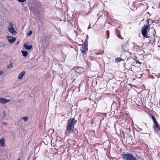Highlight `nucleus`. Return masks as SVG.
Listing matches in <instances>:
<instances>
[{
  "mask_svg": "<svg viewBox=\"0 0 160 160\" xmlns=\"http://www.w3.org/2000/svg\"><path fill=\"white\" fill-rule=\"evenodd\" d=\"M155 125L154 128H157L159 131H160V125L158 123H157V124H155Z\"/></svg>",
  "mask_w": 160,
  "mask_h": 160,
  "instance_id": "nucleus-13",
  "label": "nucleus"
},
{
  "mask_svg": "<svg viewBox=\"0 0 160 160\" xmlns=\"http://www.w3.org/2000/svg\"><path fill=\"white\" fill-rule=\"evenodd\" d=\"M90 25L89 26V27H88V29H90Z\"/></svg>",
  "mask_w": 160,
  "mask_h": 160,
  "instance_id": "nucleus-32",
  "label": "nucleus"
},
{
  "mask_svg": "<svg viewBox=\"0 0 160 160\" xmlns=\"http://www.w3.org/2000/svg\"><path fill=\"white\" fill-rule=\"evenodd\" d=\"M121 155L124 160H137L136 158L131 154H122Z\"/></svg>",
  "mask_w": 160,
  "mask_h": 160,
  "instance_id": "nucleus-2",
  "label": "nucleus"
},
{
  "mask_svg": "<svg viewBox=\"0 0 160 160\" xmlns=\"http://www.w3.org/2000/svg\"><path fill=\"white\" fill-rule=\"evenodd\" d=\"M137 63H138L139 64H140L141 63L140 62H139V61H138L137 62Z\"/></svg>",
  "mask_w": 160,
  "mask_h": 160,
  "instance_id": "nucleus-30",
  "label": "nucleus"
},
{
  "mask_svg": "<svg viewBox=\"0 0 160 160\" xmlns=\"http://www.w3.org/2000/svg\"><path fill=\"white\" fill-rule=\"evenodd\" d=\"M1 19V17H0V19Z\"/></svg>",
  "mask_w": 160,
  "mask_h": 160,
  "instance_id": "nucleus-34",
  "label": "nucleus"
},
{
  "mask_svg": "<svg viewBox=\"0 0 160 160\" xmlns=\"http://www.w3.org/2000/svg\"><path fill=\"white\" fill-rule=\"evenodd\" d=\"M151 78H152V79H153L154 78V76L153 75H152L151 76Z\"/></svg>",
  "mask_w": 160,
  "mask_h": 160,
  "instance_id": "nucleus-29",
  "label": "nucleus"
},
{
  "mask_svg": "<svg viewBox=\"0 0 160 160\" xmlns=\"http://www.w3.org/2000/svg\"><path fill=\"white\" fill-rule=\"evenodd\" d=\"M22 119L25 122H27L28 121V118L27 117H23Z\"/></svg>",
  "mask_w": 160,
  "mask_h": 160,
  "instance_id": "nucleus-20",
  "label": "nucleus"
},
{
  "mask_svg": "<svg viewBox=\"0 0 160 160\" xmlns=\"http://www.w3.org/2000/svg\"><path fill=\"white\" fill-rule=\"evenodd\" d=\"M152 30H153V32H155V33L156 34V32H155V30H153V29H152Z\"/></svg>",
  "mask_w": 160,
  "mask_h": 160,
  "instance_id": "nucleus-31",
  "label": "nucleus"
},
{
  "mask_svg": "<svg viewBox=\"0 0 160 160\" xmlns=\"http://www.w3.org/2000/svg\"><path fill=\"white\" fill-rule=\"evenodd\" d=\"M3 73V71H2L0 70V74H2Z\"/></svg>",
  "mask_w": 160,
  "mask_h": 160,
  "instance_id": "nucleus-27",
  "label": "nucleus"
},
{
  "mask_svg": "<svg viewBox=\"0 0 160 160\" xmlns=\"http://www.w3.org/2000/svg\"><path fill=\"white\" fill-rule=\"evenodd\" d=\"M150 20L151 21V19H148L146 21V25H150L149 24V21Z\"/></svg>",
  "mask_w": 160,
  "mask_h": 160,
  "instance_id": "nucleus-18",
  "label": "nucleus"
},
{
  "mask_svg": "<svg viewBox=\"0 0 160 160\" xmlns=\"http://www.w3.org/2000/svg\"><path fill=\"white\" fill-rule=\"evenodd\" d=\"M153 35H152L151 36H148V38H149V40L150 41L149 42L152 44L154 43L155 41L154 33H153Z\"/></svg>",
  "mask_w": 160,
  "mask_h": 160,
  "instance_id": "nucleus-4",
  "label": "nucleus"
},
{
  "mask_svg": "<svg viewBox=\"0 0 160 160\" xmlns=\"http://www.w3.org/2000/svg\"><path fill=\"white\" fill-rule=\"evenodd\" d=\"M12 66L13 63L12 62H11V63L8 66V68H11L12 67Z\"/></svg>",
  "mask_w": 160,
  "mask_h": 160,
  "instance_id": "nucleus-21",
  "label": "nucleus"
},
{
  "mask_svg": "<svg viewBox=\"0 0 160 160\" xmlns=\"http://www.w3.org/2000/svg\"><path fill=\"white\" fill-rule=\"evenodd\" d=\"M25 74V71H22L20 72L18 75V79H22Z\"/></svg>",
  "mask_w": 160,
  "mask_h": 160,
  "instance_id": "nucleus-7",
  "label": "nucleus"
},
{
  "mask_svg": "<svg viewBox=\"0 0 160 160\" xmlns=\"http://www.w3.org/2000/svg\"><path fill=\"white\" fill-rule=\"evenodd\" d=\"M122 60V59L120 58H115V61L117 62H120Z\"/></svg>",
  "mask_w": 160,
  "mask_h": 160,
  "instance_id": "nucleus-16",
  "label": "nucleus"
},
{
  "mask_svg": "<svg viewBox=\"0 0 160 160\" xmlns=\"http://www.w3.org/2000/svg\"><path fill=\"white\" fill-rule=\"evenodd\" d=\"M18 160H20V159H18Z\"/></svg>",
  "mask_w": 160,
  "mask_h": 160,
  "instance_id": "nucleus-37",
  "label": "nucleus"
},
{
  "mask_svg": "<svg viewBox=\"0 0 160 160\" xmlns=\"http://www.w3.org/2000/svg\"><path fill=\"white\" fill-rule=\"evenodd\" d=\"M3 125H6L7 124V123L5 122H3Z\"/></svg>",
  "mask_w": 160,
  "mask_h": 160,
  "instance_id": "nucleus-28",
  "label": "nucleus"
},
{
  "mask_svg": "<svg viewBox=\"0 0 160 160\" xmlns=\"http://www.w3.org/2000/svg\"><path fill=\"white\" fill-rule=\"evenodd\" d=\"M153 74L154 75H155L153 73V74Z\"/></svg>",
  "mask_w": 160,
  "mask_h": 160,
  "instance_id": "nucleus-35",
  "label": "nucleus"
},
{
  "mask_svg": "<svg viewBox=\"0 0 160 160\" xmlns=\"http://www.w3.org/2000/svg\"><path fill=\"white\" fill-rule=\"evenodd\" d=\"M91 12V11H90V12H89V13Z\"/></svg>",
  "mask_w": 160,
  "mask_h": 160,
  "instance_id": "nucleus-36",
  "label": "nucleus"
},
{
  "mask_svg": "<svg viewBox=\"0 0 160 160\" xmlns=\"http://www.w3.org/2000/svg\"><path fill=\"white\" fill-rule=\"evenodd\" d=\"M32 33V31H30L28 34V36H31Z\"/></svg>",
  "mask_w": 160,
  "mask_h": 160,
  "instance_id": "nucleus-25",
  "label": "nucleus"
},
{
  "mask_svg": "<svg viewBox=\"0 0 160 160\" xmlns=\"http://www.w3.org/2000/svg\"><path fill=\"white\" fill-rule=\"evenodd\" d=\"M13 28V24L12 22H10L9 23V25L8 26V30Z\"/></svg>",
  "mask_w": 160,
  "mask_h": 160,
  "instance_id": "nucleus-12",
  "label": "nucleus"
},
{
  "mask_svg": "<svg viewBox=\"0 0 160 160\" xmlns=\"http://www.w3.org/2000/svg\"><path fill=\"white\" fill-rule=\"evenodd\" d=\"M150 25H145L144 27H142V34L144 38H147L148 37L147 33H148V30L149 28Z\"/></svg>",
  "mask_w": 160,
  "mask_h": 160,
  "instance_id": "nucleus-3",
  "label": "nucleus"
},
{
  "mask_svg": "<svg viewBox=\"0 0 160 160\" xmlns=\"http://www.w3.org/2000/svg\"><path fill=\"white\" fill-rule=\"evenodd\" d=\"M80 50H81V52H82V53H85L86 50L83 49L82 48H81Z\"/></svg>",
  "mask_w": 160,
  "mask_h": 160,
  "instance_id": "nucleus-22",
  "label": "nucleus"
},
{
  "mask_svg": "<svg viewBox=\"0 0 160 160\" xmlns=\"http://www.w3.org/2000/svg\"><path fill=\"white\" fill-rule=\"evenodd\" d=\"M21 52L24 57H26L27 56L28 53L27 51H22Z\"/></svg>",
  "mask_w": 160,
  "mask_h": 160,
  "instance_id": "nucleus-15",
  "label": "nucleus"
},
{
  "mask_svg": "<svg viewBox=\"0 0 160 160\" xmlns=\"http://www.w3.org/2000/svg\"><path fill=\"white\" fill-rule=\"evenodd\" d=\"M77 122V120L74 118H70L68 120L67 123L66 129L65 130V135L69 137L70 135L73 133L75 129L74 125Z\"/></svg>",
  "mask_w": 160,
  "mask_h": 160,
  "instance_id": "nucleus-1",
  "label": "nucleus"
},
{
  "mask_svg": "<svg viewBox=\"0 0 160 160\" xmlns=\"http://www.w3.org/2000/svg\"><path fill=\"white\" fill-rule=\"evenodd\" d=\"M139 45H137V44H135L134 45V48H136V49H138L139 48Z\"/></svg>",
  "mask_w": 160,
  "mask_h": 160,
  "instance_id": "nucleus-23",
  "label": "nucleus"
},
{
  "mask_svg": "<svg viewBox=\"0 0 160 160\" xmlns=\"http://www.w3.org/2000/svg\"><path fill=\"white\" fill-rule=\"evenodd\" d=\"M81 48L86 51L88 49V46L86 45H84L83 47L82 46Z\"/></svg>",
  "mask_w": 160,
  "mask_h": 160,
  "instance_id": "nucleus-17",
  "label": "nucleus"
},
{
  "mask_svg": "<svg viewBox=\"0 0 160 160\" xmlns=\"http://www.w3.org/2000/svg\"><path fill=\"white\" fill-rule=\"evenodd\" d=\"M4 117H5L6 116V113L5 112V111H4L3 114Z\"/></svg>",
  "mask_w": 160,
  "mask_h": 160,
  "instance_id": "nucleus-26",
  "label": "nucleus"
},
{
  "mask_svg": "<svg viewBox=\"0 0 160 160\" xmlns=\"http://www.w3.org/2000/svg\"><path fill=\"white\" fill-rule=\"evenodd\" d=\"M0 145L2 147H4L5 145V140L4 139L2 138L0 140Z\"/></svg>",
  "mask_w": 160,
  "mask_h": 160,
  "instance_id": "nucleus-11",
  "label": "nucleus"
},
{
  "mask_svg": "<svg viewBox=\"0 0 160 160\" xmlns=\"http://www.w3.org/2000/svg\"><path fill=\"white\" fill-rule=\"evenodd\" d=\"M88 3H89V4L90 5V2H88Z\"/></svg>",
  "mask_w": 160,
  "mask_h": 160,
  "instance_id": "nucleus-33",
  "label": "nucleus"
},
{
  "mask_svg": "<svg viewBox=\"0 0 160 160\" xmlns=\"http://www.w3.org/2000/svg\"><path fill=\"white\" fill-rule=\"evenodd\" d=\"M24 47L26 50H30L32 47L31 45H28L26 43L24 44Z\"/></svg>",
  "mask_w": 160,
  "mask_h": 160,
  "instance_id": "nucleus-9",
  "label": "nucleus"
},
{
  "mask_svg": "<svg viewBox=\"0 0 160 160\" xmlns=\"http://www.w3.org/2000/svg\"><path fill=\"white\" fill-rule=\"evenodd\" d=\"M10 101V100H7L5 98H0V102L1 103H5L9 102Z\"/></svg>",
  "mask_w": 160,
  "mask_h": 160,
  "instance_id": "nucleus-6",
  "label": "nucleus"
},
{
  "mask_svg": "<svg viewBox=\"0 0 160 160\" xmlns=\"http://www.w3.org/2000/svg\"><path fill=\"white\" fill-rule=\"evenodd\" d=\"M8 31L10 33L14 35H16L17 33V32L14 30V28L10 29Z\"/></svg>",
  "mask_w": 160,
  "mask_h": 160,
  "instance_id": "nucleus-10",
  "label": "nucleus"
},
{
  "mask_svg": "<svg viewBox=\"0 0 160 160\" xmlns=\"http://www.w3.org/2000/svg\"><path fill=\"white\" fill-rule=\"evenodd\" d=\"M151 117L152 118V119L153 121V122L154 124H157V123H158V122H157V121L156 119V118H155V116L152 115H151Z\"/></svg>",
  "mask_w": 160,
  "mask_h": 160,
  "instance_id": "nucleus-14",
  "label": "nucleus"
},
{
  "mask_svg": "<svg viewBox=\"0 0 160 160\" xmlns=\"http://www.w3.org/2000/svg\"><path fill=\"white\" fill-rule=\"evenodd\" d=\"M106 34L107 35V38H109V30H107V31H106Z\"/></svg>",
  "mask_w": 160,
  "mask_h": 160,
  "instance_id": "nucleus-19",
  "label": "nucleus"
},
{
  "mask_svg": "<svg viewBox=\"0 0 160 160\" xmlns=\"http://www.w3.org/2000/svg\"><path fill=\"white\" fill-rule=\"evenodd\" d=\"M115 33L117 36L119 38L122 39H123V38L121 36V35L120 34V32L119 30L118 29H115Z\"/></svg>",
  "mask_w": 160,
  "mask_h": 160,
  "instance_id": "nucleus-8",
  "label": "nucleus"
},
{
  "mask_svg": "<svg viewBox=\"0 0 160 160\" xmlns=\"http://www.w3.org/2000/svg\"><path fill=\"white\" fill-rule=\"evenodd\" d=\"M159 47H160V45L159 46Z\"/></svg>",
  "mask_w": 160,
  "mask_h": 160,
  "instance_id": "nucleus-38",
  "label": "nucleus"
},
{
  "mask_svg": "<svg viewBox=\"0 0 160 160\" xmlns=\"http://www.w3.org/2000/svg\"><path fill=\"white\" fill-rule=\"evenodd\" d=\"M20 2H26V0H18Z\"/></svg>",
  "mask_w": 160,
  "mask_h": 160,
  "instance_id": "nucleus-24",
  "label": "nucleus"
},
{
  "mask_svg": "<svg viewBox=\"0 0 160 160\" xmlns=\"http://www.w3.org/2000/svg\"><path fill=\"white\" fill-rule=\"evenodd\" d=\"M7 39L10 43H13L16 40V38L8 36L7 37Z\"/></svg>",
  "mask_w": 160,
  "mask_h": 160,
  "instance_id": "nucleus-5",
  "label": "nucleus"
}]
</instances>
